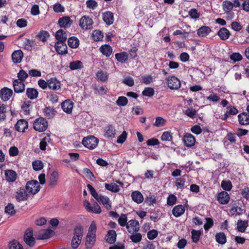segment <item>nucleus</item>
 Here are the masks:
<instances>
[{"label":"nucleus","instance_id":"obj_1","mask_svg":"<svg viewBox=\"0 0 249 249\" xmlns=\"http://www.w3.org/2000/svg\"><path fill=\"white\" fill-rule=\"evenodd\" d=\"M97 227L94 221H92L88 229L86 236L85 247L87 249H91L96 241Z\"/></svg>","mask_w":249,"mask_h":249},{"label":"nucleus","instance_id":"obj_2","mask_svg":"<svg viewBox=\"0 0 249 249\" xmlns=\"http://www.w3.org/2000/svg\"><path fill=\"white\" fill-rule=\"evenodd\" d=\"M83 236V227L81 226H77L73 230V236L71 241V246L73 249L78 248L82 242Z\"/></svg>","mask_w":249,"mask_h":249},{"label":"nucleus","instance_id":"obj_3","mask_svg":"<svg viewBox=\"0 0 249 249\" xmlns=\"http://www.w3.org/2000/svg\"><path fill=\"white\" fill-rule=\"evenodd\" d=\"M48 126V122L44 118L40 117L36 119L33 124L34 128L37 131L43 132Z\"/></svg>","mask_w":249,"mask_h":249},{"label":"nucleus","instance_id":"obj_4","mask_svg":"<svg viewBox=\"0 0 249 249\" xmlns=\"http://www.w3.org/2000/svg\"><path fill=\"white\" fill-rule=\"evenodd\" d=\"M25 188L29 194L34 195L39 191L40 187L37 180H33L27 182Z\"/></svg>","mask_w":249,"mask_h":249},{"label":"nucleus","instance_id":"obj_5","mask_svg":"<svg viewBox=\"0 0 249 249\" xmlns=\"http://www.w3.org/2000/svg\"><path fill=\"white\" fill-rule=\"evenodd\" d=\"M82 143L86 147L90 149H93L97 146L98 140L94 136H90L84 138L82 141Z\"/></svg>","mask_w":249,"mask_h":249},{"label":"nucleus","instance_id":"obj_6","mask_svg":"<svg viewBox=\"0 0 249 249\" xmlns=\"http://www.w3.org/2000/svg\"><path fill=\"white\" fill-rule=\"evenodd\" d=\"M166 83L171 89H178L180 87V80L175 76H170L166 78Z\"/></svg>","mask_w":249,"mask_h":249},{"label":"nucleus","instance_id":"obj_7","mask_svg":"<svg viewBox=\"0 0 249 249\" xmlns=\"http://www.w3.org/2000/svg\"><path fill=\"white\" fill-rule=\"evenodd\" d=\"M93 20L88 16L82 17L79 21V25L83 30H87L92 28Z\"/></svg>","mask_w":249,"mask_h":249},{"label":"nucleus","instance_id":"obj_8","mask_svg":"<svg viewBox=\"0 0 249 249\" xmlns=\"http://www.w3.org/2000/svg\"><path fill=\"white\" fill-rule=\"evenodd\" d=\"M29 196V194L23 188L17 190L15 194V198L18 202L26 201Z\"/></svg>","mask_w":249,"mask_h":249},{"label":"nucleus","instance_id":"obj_9","mask_svg":"<svg viewBox=\"0 0 249 249\" xmlns=\"http://www.w3.org/2000/svg\"><path fill=\"white\" fill-rule=\"evenodd\" d=\"M126 228L129 233L138 231L140 229V225L138 221L132 219L127 222Z\"/></svg>","mask_w":249,"mask_h":249},{"label":"nucleus","instance_id":"obj_10","mask_svg":"<svg viewBox=\"0 0 249 249\" xmlns=\"http://www.w3.org/2000/svg\"><path fill=\"white\" fill-rule=\"evenodd\" d=\"M24 241L30 247L35 244V238L33 237V230L28 229L26 230L24 237Z\"/></svg>","mask_w":249,"mask_h":249},{"label":"nucleus","instance_id":"obj_11","mask_svg":"<svg viewBox=\"0 0 249 249\" xmlns=\"http://www.w3.org/2000/svg\"><path fill=\"white\" fill-rule=\"evenodd\" d=\"M66 41L57 42L55 44V49L56 52L59 54H65L68 53L67 46Z\"/></svg>","mask_w":249,"mask_h":249},{"label":"nucleus","instance_id":"obj_12","mask_svg":"<svg viewBox=\"0 0 249 249\" xmlns=\"http://www.w3.org/2000/svg\"><path fill=\"white\" fill-rule=\"evenodd\" d=\"M116 133V130L114 126L109 125L105 127L104 130V136L108 139L114 138Z\"/></svg>","mask_w":249,"mask_h":249},{"label":"nucleus","instance_id":"obj_13","mask_svg":"<svg viewBox=\"0 0 249 249\" xmlns=\"http://www.w3.org/2000/svg\"><path fill=\"white\" fill-rule=\"evenodd\" d=\"M28 122L24 119L18 120L15 124L16 129L20 132H24L25 130L28 128Z\"/></svg>","mask_w":249,"mask_h":249},{"label":"nucleus","instance_id":"obj_14","mask_svg":"<svg viewBox=\"0 0 249 249\" xmlns=\"http://www.w3.org/2000/svg\"><path fill=\"white\" fill-rule=\"evenodd\" d=\"M184 144L188 147H192L196 142L194 136L190 133H186L183 137Z\"/></svg>","mask_w":249,"mask_h":249},{"label":"nucleus","instance_id":"obj_15","mask_svg":"<svg viewBox=\"0 0 249 249\" xmlns=\"http://www.w3.org/2000/svg\"><path fill=\"white\" fill-rule=\"evenodd\" d=\"M230 196L228 193L225 191L219 193L217 196V200L221 204H226L230 201Z\"/></svg>","mask_w":249,"mask_h":249},{"label":"nucleus","instance_id":"obj_16","mask_svg":"<svg viewBox=\"0 0 249 249\" xmlns=\"http://www.w3.org/2000/svg\"><path fill=\"white\" fill-rule=\"evenodd\" d=\"M53 233V231L51 230H43L36 235V238L40 240L46 239L51 237Z\"/></svg>","mask_w":249,"mask_h":249},{"label":"nucleus","instance_id":"obj_17","mask_svg":"<svg viewBox=\"0 0 249 249\" xmlns=\"http://www.w3.org/2000/svg\"><path fill=\"white\" fill-rule=\"evenodd\" d=\"M13 91L7 88H4L0 90V96L1 99L4 101L8 100L12 96Z\"/></svg>","mask_w":249,"mask_h":249},{"label":"nucleus","instance_id":"obj_18","mask_svg":"<svg viewBox=\"0 0 249 249\" xmlns=\"http://www.w3.org/2000/svg\"><path fill=\"white\" fill-rule=\"evenodd\" d=\"M73 106V102L70 100H66L61 104V107L63 110L67 113L71 112Z\"/></svg>","mask_w":249,"mask_h":249},{"label":"nucleus","instance_id":"obj_19","mask_svg":"<svg viewBox=\"0 0 249 249\" xmlns=\"http://www.w3.org/2000/svg\"><path fill=\"white\" fill-rule=\"evenodd\" d=\"M48 87L50 89L56 90L61 88L60 82L55 78L49 79Z\"/></svg>","mask_w":249,"mask_h":249},{"label":"nucleus","instance_id":"obj_20","mask_svg":"<svg viewBox=\"0 0 249 249\" xmlns=\"http://www.w3.org/2000/svg\"><path fill=\"white\" fill-rule=\"evenodd\" d=\"M42 112L46 118L51 119L55 116L56 111L53 107H46L42 109Z\"/></svg>","mask_w":249,"mask_h":249},{"label":"nucleus","instance_id":"obj_21","mask_svg":"<svg viewBox=\"0 0 249 249\" xmlns=\"http://www.w3.org/2000/svg\"><path fill=\"white\" fill-rule=\"evenodd\" d=\"M72 23V20L69 17H64L59 19L58 23L62 28H68L71 26Z\"/></svg>","mask_w":249,"mask_h":249},{"label":"nucleus","instance_id":"obj_22","mask_svg":"<svg viewBox=\"0 0 249 249\" xmlns=\"http://www.w3.org/2000/svg\"><path fill=\"white\" fill-rule=\"evenodd\" d=\"M243 209L239 206V203H235L231 205L230 212L231 215H240L243 213Z\"/></svg>","mask_w":249,"mask_h":249},{"label":"nucleus","instance_id":"obj_23","mask_svg":"<svg viewBox=\"0 0 249 249\" xmlns=\"http://www.w3.org/2000/svg\"><path fill=\"white\" fill-rule=\"evenodd\" d=\"M102 18L103 20L107 25H111L113 23L114 17L113 14L110 11H107L102 14Z\"/></svg>","mask_w":249,"mask_h":249},{"label":"nucleus","instance_id":"obj_24","mask_svg":"<svg viewBox=\"0 0 249 249\" xmlns=\"http://www.w3.org/2000/svg\"><path fill=\"white\" fill-rule=\"evenodd\" d=\"M11 57L14 63H19L23 57V53L21 50L15 51L12 54Z\"/></svg>","mask_w":249,"mask_h":249},{"label":"nucleus","instance_id":"obj_25","mask_svg":"<svg viewBox=\"0 0 249 249\" xmlns=\"http://www.w3.org/2000/svg\"><path fill=\"white\" fill-rule=\"evenodd\" d=\"M185 212V207L182 205H178L174 207L172 213L176 217L182 215Z\"/></svg>","mask_w":249,"mask_h":249},{"label":"nucleus","instance_id":"obj_26","mask_svg":"<svg viewBox=\"0 0 249 249\" xmlns=\"http://www.w3.org/2000/svg\"><path fill=\"white\" fill-rule=\"evenodd\" d=\"M132 199L138 204L141 203L143 201V196L142 194L138 191H133L131 193Z\"/></svg>","mask_w":249,"mask_h":249},{"label":"nucleus","instance_id":"obj_27","mask_svg":"<svg viewBox=\"0 0 249 249\" xmlns=\"http://www.w3.org/2000/svg\"><path fill=\"white\" fill-rule=\"evenodd\" d=\"M14 90L17 93L23 92L25 89V85L23 82L15 80L13 82Z\"/></svg>","mask_w":249,"mask_h":249},{"label":"nucleus","instance_id":"obj_28","mask_svg":"<svg viewBox=\"0 0 249 249\" xmlns=\"http://www.w3.org/2000/svg\"><path fill=\"white\" fill-rule=\"evenodd\" d=\"M106 241L109 244H113L116 240V232L114 230H109L105 237Z\"/></svg>","mask_w":249,"mask_h":249},{"label":"nucleus","instance_id":"obj_29","mask_svg":"<svg viewBox=\"0 0 249 249\" xmlns=\"http://www.w3.org/2000/svg\"><path fill=\"white\" fill-rule=\"evenodd\" d=\"M96 78L98 81L105 82L108 78V73L102 70L98 71L96 74Z\"/></svg>","mask_w":249,"mask_h":249},{"label":"nucleus","instance_id":"obj_30","mask_svg":"<svg viewBox=\"0 0 249 249\" xmlns=\"http://www.w3.org/2000/svg\"><path fill=\"white\" fill-rule=\"evenodd\" d=\"M96 199L97 201L101 202L107 210L111 208V203L107 196L99 195L97 199Z\"/></svg>","mask_w":249,"mask_h":249},{"label":"nucleus","instance_id":"obj_31","mask_svg":"<svg viewBox=\"0 0 249 249\" xmlns=\"http://www.w3.org/2000/svg\"><path fill=\"white\" fill-rule=\"evenodd\" d=\"M248 220H238L237 223V229L238 231L241 232H244L247 228L248 227Z\"/></svg>","mask_w":249,"mask_h":249},{"label":"nucleus","instance_id":"obj_32","mask_svg":"<svg viewBox=\"0 0 249 249\" xmlns=\"http://www.w3.org/2000/svg\"><path fill=\"white\" fill-rule=\"evenodd\" d=\"M211 32V29L209 26H203L197 30V34L201 37L206 36Z\"/></svg>","mask_w":249,"mask_h":249},{"label":"nucleus","instance_id":"obj_33","mask_svg":"<svg viewBox=\"0 0 249 249\" xmlns=\"http://www.w3.org/2000/svg\"><path fill=\"white\" fill-rule=\"evenodd\" d=\"M5 175L6 180L9 182L15 181L17 177L16 172L12 170L5 171Z\"/></svg>","mask_w":249,"mask_h":249},{"label":"nucleus","instance_id":"obj_34","mask_svg":"<svg viewBox=\"0 0 249 249\" xmlns=\"http://www.w3.org/2000/svg\"><path fill=\"white\" fill-rule=\"evenodd\" d=\"M58 173L57 172H53V173L50 175L49 180V184L50 186L54 187L56 185L58 180Z\"/></svg>","mask_w":249,"mask_h":249},{"label":"nucleus","instance_id":"obj_35","mask_svg":"<svg viewBox=\"0 0 249 249\" xmlns=\"http://www.w3.org/2000/svg\"><path fill=\"white\" fill-rule=\"evenodd\" d=\"M239 123L242 125L249 124V113H243L238 116Z\"/></svg>","mask_w":249,"mask_h":249},{"label":"nucleus","instance_id":"obj_36","mask_svg":"<svg viewBox=\"0 0 249 249\" xmlns=\"http://www.w3.org/2000/svg\"><path fill=\"white\" fill-rule=\"evenodd\" d=\"M230 35L231 34L229 31L225 28H222L217 33V35L219 36L220 38L223 40L227 39Z\"/></svg>","mask_w":249,"mask_h":249},{"label":"nucleus","instance_id":"obj_37","mask_svg":"<svg viewBox=\"0 0 249 249\" xmlns=\"http://www.w3.org/2000/svg\"><path fill=\"white\" fill-rule=\"evenodd\" d=\"M55 38L57 40V42H64L66 41L67 36L64 31L62 29H60L56 32Z\"/></svg>","mask_w":249,"mask_h":249},{"label":"nucleus","instance_id":"obj_38","mask_svg":"<svg viewBox=\"0 0 249 249\" xmlns=\"http://www.w3.org/2000/svg\"><path fill=\"white\" fill-rule=\"evenodd\" d=\"M100 51L103 54L107 57L109 56L112 53V49L108 45H102L100 48Z\"/></svg>","mask_w":249,"mask_h":249},{"label":"nucleus","instance_id":"obj_39","mask_svg":"<svg viewBox=\"0 0 249 249\" xmlns=\"http://www.w3.org/2000/svg\"><path fill=\"white\" fill-rule=\"evenodd\" d=\"M215 240L219 244L223 245L226 243V236L225 233L222 232L216 233L215 234Z\"/></svg>","mask_w":249,"mask_h":249},{"label":"nucleus","instance_id":"obj_40","mask_svg":"<svg viewBox=\"0 0 249 249\" xmlns=\"http://www.w3.org/2000/svg\"><path fill=\"white\" fill-rule=\"evenodd\" d=\"M69 67L72 71L81 69L83 68V64L80 60L74 61L70 63Z\"/></svg>","mask_w":249,"mask_h":249},{"label":"nucleus","instance_id":"obj_41","mask_svg":"<svg viewBox=\"0 0 249 249\" xmlns=\"http://www.w3.org/2000/svg\"><path fill=\"white\" fill-rule=\"evenodd\" d=\"M5 213L9 216H12L16 214V211L13 204L9 203L5 207Z\"/></svg>","mask_w":249,"mask_h":249},{"label":"nucleus","instance_id":"obj_42","mask_svg":"<svg viewBox=\"0 0 249 249\" xmlns=\"http://www.w3.org/2000/svg\"><path fill=\"white\" fill-rule=\"evenodd\" d=\"M68 43L71 48H77L79 45V41L76 37L73 36L68 39Z\"/></svg>","mask_w":249,"mask_h":249},{"label":"nucleus","instance_id":"obj_43","mask_svg":"<svg viewBox=\"0 0 249 249\" xmlns=\"http://www.w3.org/2000/svg\"><path fill=\"white\" fill-rule=\"evenodd\" d=\"M26 95L30 99H34L38 96V91L33 88H28L26 90Z\"/></svg>","mask_w":249,"mask_h":249},{"label":"nucleus","instance_id":"obj_44","mask_svg":"<svg viewBox=\"0 0 249 249\" xmlns=\"http://www.w3.org/2000/svg\"><path fill=\"white\" fill-rule=\"evenodd\" d=\"M105 187L107 190L114 193H117L120 190L119 186L114 183L111 184L106 183Z\"/></svg>","mask_w":249,"mask_h":249},{"label":"nucleus","instance_id":"obj_45","mask_svg":"<svg viewBox=\"0 0 249 249\" xmlns=\"http://www.w3.org/2000/svg\"><path fill=\"white\" fill-rule=\"evenodd\" d=\"M223 9L225 13H229L233 8V3L230 1L226 0L222 4Z\"/></svg>","mask_w":249,"mask_h":249},{"label":"nucleus","instance_id":"obj_46","mask_svg":"<svg viewBox=\"0 0 249 249\" xmlns=\"http://www.w3.org/2000/svg\"><path fill=\"white\" fill-rule=\"evenodd\" d=\"M172 135L173 133L170 131H165L161 136V140L162 141H171L173 140Z\"/></svg>","mask_w":249,"mask_h":249},{"label":"nucleus","instance_id":"obj_47","mask_svg":"<svg viewBox=\"0 0 249 249\" xmlns=\"http://www.w3.org/2000/svg\"><path fill=\"white\" fill-rule=\"evenodd\" d=\"M166 120L161 117H157L153 125L157 127H161L165 125Z\"/></svg>","mask_w":249,"mask_h":249},{"label":"nucleus","instance_id":"obj_48","mask_svg":"<svg viewBox=\"0 0 249 249\" xmlns=\"http://www.w3.org/2000/svg\"><path fill=\"white\" fill-rule=\"evenodd\" d=\"M115 57L119 62H125L128 59V54L126 52L117 53L115 54Z\"/></svg>","mask_w":249,"mask_h":249},{"label":"nucleus","instance_id":"obj_49","mask_svg":"<svg viewBox=\"0 0 249 249\" xmlns=\"http://www.w3.org/2000/svg\"><path fill=\"white\" fill-rule=\"evenodd\" d=\"M142 234L139 232H135L132 233V234L130 236V239L134 243L140 242L142 240Z\"/></svg>","mask_w":249,"mask_h":249},{"label":"nucleus","instance_id":"obj_50","mask_svg":"<svg viewBox=\"0 0 249 249\" xmlns=\"http://www.w3.org/2000/svg\"><path fill=\"white\" fill-rule=\"evenodd\" d=\"M49 36V34L46 31H40L37 35L38 39L43 42L46 41Z\"/></svg>","mask_w":249,"mask_h":249},{"label":"nucleus","instance_id":"obj_51","mask_svg":"<svg viewBox=\"0 0 249 249\" xmlns=\"http://www.w3.org/2000/svg\"><path fill=\"white\" fill-rule=\"evenodd\" d=\"M191 233L193 242L197 243L199 240V237L201 233V231H200L193 230L192 231Z\"/></svg>","mask_w":249,"mask_h":249},{"label":"nucleus","instance_id":"obj_52","mask_svg":"<svg viewBox=\"0 0 249 249\" xmlns=\"http://www.w3.org/2000/svg\"><path fill=\"white\" fill-rule=\"evenodd\" d=\"M9 249H23L22 246L18 242L14 240L9 244Z\"/></svg>","mask_w":249,"mask_h":249},{"label":"nucleus","instance_id":"obj_53","mask_svg":"<svg viewBox=\"0 0 249 249\" xmlns=\"http://www.w3.org/2000/svg\"><path fill=\"white\" fill-rule=\"evenodd\" d=\"M92 38L94 41H99L103 38V35L99 30H95L92 33Z\"/></svg>","mask_w":249,"mask_h":249},{"label":"nucleus","instance_id":"obj_54","mask_svg":"<svg viewBox=\"0 0 249 249\" xmlns=\"http://www.w3.org/2000/svg\"><path fill=\"white\" fill-rule=\"evenodd\" d=\"M29 73H27L25 71L21 70L18 73V80L24 82L28 77Z\"/></svg>","mask_w":249,"mask_h":249},{"label":"nucleus","instance_id":"obj_55","mask_svg":"<svg viewBox=\"0 0 249 249\" xmlns=\"http://www.w3.org/2000/svg\"><path fill=\"white\" fill-rule=\"evenodd\" d=\"M154 90L152 88H145L142 91V95L147 97H151L154 94Z\"/></svg>","mask_w":249,"mask_h":249},{"label":"nucleus","instance_id":"obj_56","mask_svg":"<svg viewBox=\"0 0 249 249\" xmlns=\"http://www.w3.org/2000/svg\"><path fill=\"white\" fill-rule=\"evenodd\" d=\"M33 169L36 171L41 170L43 167V163L40 160H36L33 162Z\"/></svg>","mask_w":249,"mask_h":249},{"label":"nucleus","instance_id":"obj_57","mask_svg":"<svg viewBox=\"0 0 249 249\" xmlns=\"http://www.w3.org/2000/svg\"><path fill=\"white\" fill-rule=\"evenodd\" d=\"M231 60L235 62L241 61L242 59V56L238 53H233L230 56Z\"/></svg>","mask_w":249,"mask_h":249},{"label":"nucleus","instance_id":"obj_58","mask_svg":"<svg viewBox=\"0 0 249 249\" xmlns=\"http://www.w3.org/2000/svg\"><path fill=\"white\" fill-rule=\"evenodd\" d=\"M222 188L226 191H230L232 188V184L229 180H223L221 182Z\"/></svg>","mask_w":249,"mask_h":249},{"label":"nucleus","instance_id":"obj_59","mask_svg":"<svg viewBox=\"0 0 249 249\" xmlns=\"http://www.w3.org/2000/svg\"><path fill=\"white\" fill-rule=\"evenodd\" d=\"M176 201L177 197L173 194L170 195L167 198V204L169 206L174 205L176 203Z\"/></svg>","mask_w":249,"mask_h":249},{"label":"nucleus","instance_id":"obj_60","mask_svg":"<svg viewBox=\"0 0 249 249\" xmlns=\"http://www.w3.org/2000/svg\"><path fill=\"white\" fill-rule=\"evenodd\" d=\"M127 99L124 96L119 97L116 101L117 104L120 106H124L127 104Z\"/></svg>","mask_w":249,"mask_h":249},{"label":"nucleus","instance_id":"obj_61","mask_svg":"<svg viewBox=\"0 0 249 249\" xmlns=\"http://www.w3.org/2000/svg\"><path fill=\"white\" fill-rule=\"evenodd\" d=\"M185 180V179L179 178L176 180L175 185L178 188L182 189L184 186Z\"/></svg>","mask_w":249,"mask_h":249},{"label":"nucleus","instance_id":"obj_62","mask_svg":"<svg viewBox=\"0 0 249 249\" xmlns=\"http://www.w3.org/2000/svg\"><path fill=\"white\" fill-rule=\"evenodd\" d=\"M127 216L125 214H122L118 219V223L121 226H126L127 224Z\"/></svg>","mask_w":249,"mask_h":249},{"label":"nucleus","instance_id":"obj_63","mask_svg":"<svg viewBox=\"0 0 249 249\" xmlns=\"http://www.w3.org/2000/svg\"><path fill=\"white\" fill-rule=\"evenodd\" d=\"M226 112L230 115H234L238 113V110L232 106H229L227 107Z\"/></svg>","mask_w":249,"mask_h":249},{"label":"nucleus","instance_id":"obj_64","mask_svg":"<svg viewBox=\"0 0 249 249\" xmlns=\"http://www.w3.org/2000/svg\"><path fill=\"white\" fill-rule=\"evenodd\" d=\"M87 7L92 9H95L98 6L97 2L94 0H88L86 1Z\"/></svg>","mask_w":249,"mask_h":249}]
</instances>
